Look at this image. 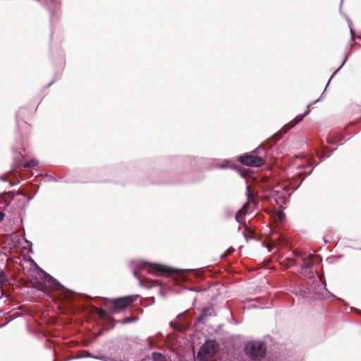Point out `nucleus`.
Returning <instances> with one entry per match:
<instances>
[{
	"instance_id": "nucleus-1",
	"label": "nucleus",
	"mask_w": 361,
	"mask_h": 361,
	"mask_svg": "<svg viewBox=\"0 0 361 361\" xmlns=\"http://www.w3.org/2000/svg\"><path fill=\"white\" fill-rule=\"evenodd\" d=\"M131 267L133 269V274L138 278L137 269H146L149 273L159 276L165 273H171L173 269L169 267L163 266L159 264H152L145 261L135 260L131 262Z\"/></svg>"
},
{
	"instance_id": "nucleus-31",
	"label": "nucleus",
	"mask_w": 361,
	"mask_h": 361,
	"mask_svg": "<svg viewBox=\"0 0 361 361\" xmlns=\"http://www.w3.org/2000/svg\"><path fill=\"white\" fill-rule=\"evenodd\" d=\"M26 243L29 244V245H32L31 242L28 241V240H26Z\"/></svg>"
},
{
	"instance_id": "nucleus-9",
	"label": "nucleus",
	"mask_w": 361,
	"mask_h": 361,
	"mask_svg": "<svg viewBox=\"0 0 361 361\" xmlns=\"http://www.w3.org/2000/svg\"><path fill=\"white\" fill-rule=\"evenodd\" d=\"M214 313L212 307H204L200 315L197 319V322L204 323L208 317H212Z\"/></svg>"
},
{
	"instance_id": "nucleus-19",
	"label": "nucleus",
	"mask_w": 361,
	"mask_h": 361,
	"mask_svg": "<svg viewBox=\"0 0 361 361\" xmlns=\"http://www.w3.org/2000/svg\"><path fill=\"white\" fill-rule=\"evenodd\" d=\"M97 313L101 319H105L107 316V312L104 309H98Z\"/></svg>"
},
{
	"instance_id": "nucleus-28",
	"label": "nucleus",
	"mask_w": 361,
	"mask_h": 361,
	"mask_svg": "<svg viewBox=\"0 0 361 361\" xmlns=\"http://www.w3.org/2000/svg\"><path fill=\"white\" fill-rule=\"evenodd\" d=\"M293 255H294L295 256H300V253H299L298 252H297L296 250H294V251L293 252Z\"/></svg>"
},
{
	"instance_id": "nucleus-21",
	"label": "nucleus",
	"mask_w": 361,
	"mask_h": 361,
	"mask_svg": "<svg viewBox=\"0 0 361 361\" xmlns=\"http://www.w3.org/2000/svg\"><path fill=\"white\" fill-rule=\"evenodd\" d=\"M219 169H226L228 167V161L224 160L223 163L217 166Z\"/></svg>"
},
{
	"instance_id": "nucleus-2",
	"label": "nucleus",
	"mask_w": 361,
	"mask_h": 361,
	"mask_svg": "<svg viewBox=\"0 0 361 361\" xmlns=\"http://www.w3.org/2000/svg\"><path fill=\"white\" fill-rule=\"evenodd\" d=\"M261 151H265V148L262 145L250 153H246L240 156L238 158V160L241 164L244 165L253 167H259L265 163L264 159L261 156H259Z\"/></svg>"
},
{
	"instance_id": "nucleus-33",
	"label": "nucleus",
	"mask_w": 361,
	"mask_h": 361,
	"mask_svg": "<svg viewBox=\"0 0 361 361\" xmlns=\"http://www.w3.org/2000/svg\"><path fill=\"white\" fill-rule=\"evenodd\" d=\"M312 257V255H308V258L311 259Z\"/></svg>"
},
{
	"instance_id": "nucleus-15",
	"label": "nucleus",
	"mask_w": 361,
	"mask_h": 361,
	"mask_svg": "<svg viewBox=\"0 0 361 361\" xmlns=\"http://www.w3.org/2000/svg\"><path fill=\"white\" fill-rule=\"evenodd\" d=\"M152 357L154 361H166V357L161 353L154 352Z\"/></svg>"
},
{
	"instance_id": "nucleus-18",
	"label": "nucleus",
	"mask_w": 361,
	"mask_h": 361,
	"mask_svg": "<svg viewBox=\"0 0 361 361\" xmlns=\"http://www.w3.org/2000/svg\"><path fill=\"white\" fill-rule=\"evenodd\" d=\"M7 281V276L4 271H0V286Z\"/></svg>"
},
{
	"instance_id": "nucleus-3",
	"label": "nucleus",
	"mask_w": 361,
	"mask_h": 361,
	"mask_svg": "<svg viewBox=\"0 0 361 361\" xmlns=\"http://www.w3.org/2000/svg\"><path fill=\"white\" fill-rule=\"evenodd\" d=\"M219 345L215 340L207 341L200 348L197 359L198 361H207L218 352Z\"/></svg>"
},
{
	"instance_id": "nucleus-24",
	"label": "nucleus",
	"mask_w": 361,
	"mask_h": 361,
	"mask_svg": "<svg viewBox=\"0 0 361 361\" xmlns=\"http://www.w3.org/2000/svg\"><path fill=\"white\" fill-rule=\"evenodd\" d=\"M303 272H305L306 273V275H305V276H307V277H311L310 276V274H312V271L309 270V269H304L303 270Z\"/></svg>"
},
{
	"instance_id": "nucleus-14",
	"label": "nucleus",
	"mask_w": 361,
	"mask_h": 361,
	"mask_svg": "<svg viewBox=\"0 0 361 361\" xmlns=\"http://www.w3.org/2000/svg\"><path fill=\"white\" fill-rule=\"evenodd\" d=\"M86 357H92L97 360H100L103 361H107L108 359H109V357L104 355H93L90 353V352H86V354L85 355Z\"/></svg>"
},
{
	"instance_id": "nucleus-34",
	"label": "nucleus",
	"mask_w": 361,
	"mask_h": 361,
	"mask_svg": "<svg viewBox=\"0 0 361 361\" xmlns=\"http://www.w3.org/2000/svg\"><path fill=\"white\" fill-rule=\"evenodd\" d=\"M194 270L192 269H189V270H185V271H193Z\"/></svg>"
},
{
	"instance_id": "nucleus-29",
	"label": "nucleus",
	"mask_w": 361,
	"mask_h": 361,
	"mask_svg": "<svg viewBox=\"0 0 361 361\" xmlns=\"http://www.w3.org/2000/svg\"><path fill=\"white\" fill-rule=\"evenodd\" d=\"M333 76H334V75H332L331 76V78H329V81H328V83H327L326 86H325V88H327V86H328V85L329 84L330 80H331V78H332V77H333Z\"/></svg>"
},
{
	"instance_id": "nucleus-6",
	"label": "nucleus",
	"mask_w": 361,
	"mask_h": 361,
	"mask_svg": "<svg viewBox=\"0 0 361 361\" xmlns=\"http://www.w3.org/2000/svg\"><path fill=\"white\" fill-rule=\"evenodd\" d=\"M310 104L307 105V109L300 116L296 117L295 119L287 123L286 126L281 128V129L276 133L273 137L272 140L274 142H276L284 134H286L290 129L293 128L295 125L299 123L306 116L310 113L308 108Z\"/></svg>"
},
{
	"instance_id": "nucleus-12",
	"label": "nucleus",
	"mask_w": 361,
	"mask_h": 361,
	"mask_svg": "<svg viewBox=\"0 0 361 361\" xmlns=\"http://www.w3.org/2000/svg\"><path fill=\"white\" fill-rule=\"evenodd\" d=\"M304 263L300 265V271L302 275H306L305 272H303L304 269H309L312 271V268L314 266V263L312 261L306 262L305 258H302Z\"/></svg>"
},
{
	"instance_id": "nucleus-16",
	"label": "nucleus",
	"mask_w": 361,
	"mask_h": 361,
	"mask_svg": "<svg viewBox=\"0 0 361 361\" xmlns=\"http://www.w3.org/2000/svg\"><path fill=\"white\" fill-rule=\"evenodd\" d=\"M37 165V161L35 159H31L23 164L25 168H32Z\"/></svg>"
},
{
	"instance_id": "nucleus-30",
	"label": "nucleus",
	"mask_w": 361,
	"mask_h": 361,
	"mask_svg": "<svg viewBox=\"0 0 361 361\" xmlns=\"http://www.w3.org/2000/svg\"><path fill=\"white\" fill-rule=\"evenodd\" d=\"M185 314V312L183 313V314H180L178 315V318H180L183 316V314Z\"/></svg>"
},
{
	"instance_id": "nucleus-32",
	"label": "nucleus",
	"mask_w": 361,
	"mask_h": 361,
	"mask_svg": "<svg viewBox=\"0 0 361 361\" xmlns=\"http://www.w3.org/2000/svg\"><path fill=\"white\" fill-rule=\"evenodd\" d=\"M0 179H1V180H6L3 176H1V177H0Z\"/></svg>"
},
{
	"instance_id": "nucleus-8",
	"label": "nucleus",
	"mask_w": 361,
	"mask_h": 361,
	"mask_svg": "<svg viewBox=\"0 0 361 361\" xmlns=\"http://www.w3.org/2000/svg\"><path fill=\"white\" fill-rule=\"evenodd\" d=\"M44 279L51 288L55 290L61 291H69L66 287L61 284L58 280L46 272H44Z\"/></svg>"
},
{
	"instance_id": "nucleus-26",
	"label": "nucleus",
	"mask_w": 361,
	"mask_h": 361,
	"mask_svg": "<svg viewBox=\"0 0 361 361\" xmlns=\"http://www.w3.org/2000/svg\"><path fill=\"white\" fill-rule=\"evenodd\" d=\"M243 235H244V238H245V240H246L247 241H248V238H249V236H250V233H243Z\"/></svg>"
},
{
	"instance_id": "nucleus-7",
	"label": "nucleus",
	"mask_w": 361,
	"mask_h": 361,
	"mask_svg": "<svg viewBox=\"0 0 361 361\" xmlns=\"http://www.w3.org/2000/svg\"><path fill=\"white\" fill-rule=\"evenodd\" d=\"M137 297V295H130L114 299L113 303L114 308L116 310H123L133 303Z\"/></svg>"
},
{
	"instance_id": "nucleus-35",
	"label": "nucleus",
	"mask_w": 361,
	"mask_h": 361,
	"mask_svg": "<svg viewBox=\"0 0 361 361\" xmlns=\"http://www.w3.org/2000/svg\"><path fill=\"white\" fill-rule=\"evenodd\" d=\"M101 334H102V333H101V332L98 333L97 336H100Z\"/></svg>"
},
{
	"instance_id": "nucleus-20",
	"label": "nucleus",
	"mask_w": 361,
	"mask_h": 361,
	"mask_svg": "<svg viewBox=\"0 0 361 361\" xmlns=\"http://www.w3.org/2000/svg\"><path fill=\"white\" fill-rule=\"evenodd\" d=\"M348 25L350 27V35H351V39L352 40H354V31L351 28V25H352V21L350 20V19L349 18H348Z\"/></svg>"
},
{
	"instance_id": "nucleus-10",
	"label": "nucleus",
	"mask_w": 361,
	"mask_h": 361,
	"mask_svg": "<svg viewBox=\"0 0 361 361\" xmlns=\"http://www.w3.org/2000/svg\"><path fill=\"white\" fill-rule=\"evenodd\" d=\"M42 5L46 6L50 13L52 15L56 9V6L58 5V0H37Z\"/></svg>"
},
{
	"instance_id": "nucleus-25",
	"label": "nucleus",
	"mask_w": 361,
	"mask_h": 361,
	"mask_svg": "<svg viewBox=\"0 0 361 361\" xmlns=\"http://www.w3.org/2000/svg\"><path fill=\"white\" fill-rule=\"evenodd\" d=\"M225 212L227 216H231L232 214V212L229 209H226Z\"/></svg>"
},
{
	"instance_id": "nucleus-13",
	"label": "nucleus",
	"mask_w": 361,
	"mask_h": 361,
	"mask_svg": "<svg viewBox=\"0 0 361 361\" xmlns=\"http://www.w3.org/2000/svg\"><path fill=\"white\" fill-rule=\"evenodd\" d=\"M249 207V204L247 203L245 204L241 209H240L236 214H235V220L238 222H240V218L247 213V209Z\"/></svg>"
},
{
	"instance_id": "nucleus-5",
	"label": "nucleus",
	"mask_w": 361,
	"mask_h": 361,
	"mask_svg": "<svg viewBox=\"0 0 361 361\" xmlns=\"http://www.w3.org/2000/svg\"><path fill=\"white\" fill-rule=\"evenodd\" d=\"M310 104L307 105V109L300 116L296 117L295 119L287 123L286 126L281 128V129L276 133L273 137L272 140L274 142H276L284 134H286L290 129L293 128L295 125L299 123L306 116L310 113L308 108Z\"/></svg>"
},
{
	"instance_id": "nucleus-27",
	"label": "nucleus",
	"mask_w": 361,
	"mask_h": 361,
	"mask_svg": "<svg viewBox=\"0 0 361 361\" xmlns=\"http://www.w3.org/2000/svg\"><path fill=\"white\" fill-rule=\"evenodd\" d=\"M330 155H331V153H329V154H323L322 156H320V155L318 154V156H319V157H330Z\"/></svg>"
},
{
	"instance_id": "nucleus-22",
	"label": "nucleus",
	"mask_w": 361,
	"mask_h": 361,
	"mask_svg": "<svg viewBox=\"0 0 361 361\" xmlns=\"http://www.w3.org/2000/svg\"><path fill=\"white\" fill-rule=\"evenodd\" d=\"M347 58H348V55L345 56L341 65L334 72L333 75H334L343 66V65L346 62Z\"/></svg>"
},
{
	"instance_id": "nucleus-23",
	"label": "nucleus",
	"mask_w": 361,
	"mask_h": 361,
	"mask_svg": "<svg viewBox=\"0 0 361 361\" xmlns=\"http://www.w3.org/2000/svg\"><path fill=\"white\" fill-rule=\"evenodd\" d=\"M161 285H162V283H157V282H155V281H154V282H153L151 285H149V286H148V288H152V287H154V286H161Z\"/></svg>"
},
{
	"instance_id": "nucleus-11",
	"label": "nucleus",
	"mask_w": 361,
	"mask_h": 361,
	"mask_svg": "<svg viewBox=\"0 0 361 361\" xmlns=\"http://www.w3.org/2000/svg\"><path fill=\"white\" fill-rule=\"evenodd\" d=\"M296 169H298V170H300V169H305V171L303 172L298 171L295 173V175L298 176H301L302 175H309L312 171V165L311 164H307L306 166H302V165L300 164V165L297 166Z\"/></svg>"
},
{
	"instance_id": "nucleus-36",
	"label": "nucleus",
	"mask_w": 361,
	"mask_h": 361,
	"mask_svg": "<svg viewBox=\"0 0 361 361\" xmlns=\"http://www.w3.org/2000/svg\"><path fill=\"white\" fill-rule=\"evenodd\" d=\"M53 83V82H51L49 84V86L51 85V84Z\"/></svg>"
},
{
	"instance_id": "nucleus-4",
	"label": "nucleus",
	"mask_w": 361,
	"mask_h": 361,
	"mask_svg": "<svg viewBox=\"0 0 361 361\" xmlns=\"http://www.w3.org/2000/svg\"><path fill=\"white\" fill-rule=\"evenodd\" d=\"M245 353L252 359H260L266 354V345L263 341H250L245 346Z\"/></svg>"
},
{
	"instance_id": "nucleus-17",
	"label": "nucleus",
	"mask_w": 361,
	"mask_h": 361,
	"mask_svg": "<svg viewBox=\"0 0 361 361\" xmlns=\"http://www.w3.org/2000/svg\"><path fill=\"white\" fill-rule=\"evenodd\" d=\"M134 321H135V318L126 317V318H125L123 319L118 320L116 322L117 323H121V324H128V323H130L132 322H134Z\"/></svg>"
}]
</instances>
